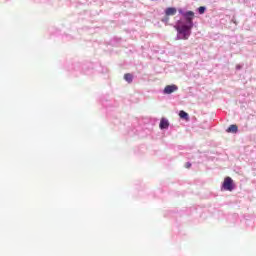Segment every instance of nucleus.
Listing matches in <instances>:
<instances>
[{
	"label": "nucleus",
	"mask_w": 256,
	"mask_h": 256,
	"mask_svg": "<svg viewBox=\"0 0 256 256\" xmlns=\"http://www.w3.org/2000/svg\"><path fill=\"white\" fill-rule=\"evenodd\" d=\"M178 35H180V39L187 40L191 37V30L193 29L192 25L179 23L175 26Z\"/></svg>",
	"instance_id": "1"
},
{
	"label": "nucleus",
	"mask_w": 256,
	"mask_h": 256,
	"mask_svg": "<svg viewBox=\"0 0 256 256\" xmlns=\"http://www.w3.org/2000/svg\"><path fill=\"white\" fill-rule=\"evenodd\" d=\"M222 189H224V191H233V189H235V185L233 184V179L231 177L227 176L224 178Z\"/></svg>",
	"instance_id": "2"
},
{
	"label": "nucleus",
	"mask_w": 256,
	"mask_h": 256,
	"mask_svg": "<svg viewBox=\"0 0 256 256\" xmlns=\"http://www.w3.org/2000/svg\"><path fill=\"white\" fill-rule=\"evenodd\" d=\"M166 17L162 19L163 23H167L169 21V17H173V15H177V8L175 7H168L165 10Z\"/></svg>",
	"instance_id": "3"
},
{
	"label": "nucleus",
	"mask_w": 256,
	"mask_h": 256,
	"mask_svg": "<svg viewBox=\"0 0 256 256\" xmlns=\"http://www.w3.org/2000/svg\"><path fill=\"white\" fill-rule=\"evenodd\" d=\"M183 17L186 20V25H191L193 27V19L195 17V12L187 11V12L183 13Z\"/></svg>",
	"instance_id": "4"
},
{
	"label": "nucleus",
	"mask_w": 256,
	"mask_h": 256,
	"mask_svg": "<svg viewBox=\"0 0 256 256\" xmlns=\"http://www.w3.org/2000/svg\"><path fill=\"white\" fill-rule=\"evenodd\" d=\"M179 89V87H177V85L173 84V85H167L164 88V94L165 95H171V93H175V91H177Z\"/></svg>",
	"instance_id": "5"
},
{
	"label": "nucleus",
	"mask_w": 256,
	"mask_h": 256,
	"mask_svg": "<svg viewBox=\"0 0 256 256\" xmlns=\"http://www.w3.org/2000/svg\"><path fill=\"white\" fill-rule=\"evenodd\" d=\"M160 129H169V120L162 118L159 124Z\"/></svg>",
	"instance_id": "6"
},
{
	"label": "nucleus",
	"mask_w": 256,
	"mask_h": 256,
	"mask_svg": "<svg viewBox=\"0 0 256 256\" xmlns=\"http://www.w3.org/2000/svg\"><path fill=\"white\" fill-rule=\"evenodd\" d=\"M227 133H237L239 131V127L237 125L232 124L227 128Z\"/></svg>",
	"instance_id": "7"
},
{
	"label": "nucleus",
	"mask_w": 256,
	"mask_h": 256,
	"mask_svg": "<svg viewBox=\"0 0 256 256\" xmlns=\"http://www.w3.org/2000/svg\"><path fill=\"white\" fill-rule=\"evenodd\" d=\"M180 119H184L185 121H189V114L183 110L179 112Z\"/></svg>",
	"instance_id": "8"
},
{
	"label": "nucleus",
	"mask_w": 256,
	"mask_h": 256,
	"mask_svg": "<svg viewBox=\"0 0 256 256\" xmlns=\"http://www.w3.org/2000/svg\"><path fill=\"white\" fill-rule=\"evenodd\" d=\"M124 79L127 81V83H133V75L131 73L125 74Z\"/></svg>",
	"instance_id": "9"
},
{
	"label": "nucleus",
	"mask_w": 256,
	"mask_h": 256,
	"mask_svg": "<svg viewBox=\"0 0 256 256\" xmlns=\"http://www.w3.org/2000/svg\"><path fill=\"white\" fill-rule=\"evenodd\" d=\"M205 10H206L205 6H200L198 8V12L200 13V15H203V13H205Z\"/></svg>",
	"instance_id": "10"
},
{
	"label": "nucleus",
	"mask_w": 256,
	"mask_h": 256,
	"mask_svg": "<svg viewBox=\"0 0 256 256\" xmlns=\"http://www.w3.org/2000/svg\"><path fill=\"white\" fill-rule=\"evenodd\" d=\"M185 167H186V169H191V163H190V162H187V163L185 164Z\"/></svg>",
	"instance_id": "11"
},
{
	"label": "nucleus",
	"mask_w": 256,
	"mask_h": 256,
	"mask_svg": "<svg viewBox=\"0 0 256 256\" xmlns=\"http://www.w3.org/2000/svg\"><path fill=\"white\" fill-rule=\"evenodd\" d=\"M179 13H181L183 15V11L182 10H179Z\"/></svg>",
	"instance_id": "12"
}]
</instances>
